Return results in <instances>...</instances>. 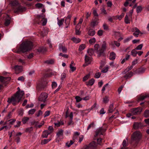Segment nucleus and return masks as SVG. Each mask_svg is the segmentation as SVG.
<instances>
[{
	"instance_id": "obj_1",
	"label": "nucleus",
	"mask_w": 149,
	"mask_h": 149,
	"mask_svg": "<svg viewBox=\"0 0 149 149\" xmlns=\"http://www.w3.org/2000/svg\"><path fill=\"white\" fill-rule=\"evenodd\" d=\"M24 94L23 91H18L10 98H8L7 102L9 104L12 103L13 105L15 106L19 102Z\"/></svg>"
},
{
	"instance_id": "obj_2",
	"label": "nucleus",
	"mask_w": 149,
	"mask_h": 149,
	"mask_svg": "<svg viewBox=\"0 0 149 149\" xmlns=\"http://www.w3.org/2000/svg\"><path fill=\"white\" fill-rule=\"evenodd\" d=\"M33 47V43L30 41H26L23 42L18 49V52H26L30 50Z\"/></svg>"
},
{
	"instance_id": "obj_3",
	"label": "nucleus",
	"mask_w": 149,
	"mask_h": 149,
	"mask_svg": "<svg viewBox=\"0 0 149 149\" xmlns=\"http://www.w3.org/2000/svg\"><path fill=\"white\" fill-rule=\"evenodd\" d=\"M141 133L139 131L134 132L132 136L131 143L134 147H136L141 138Z\"/></svg>"
},
{
	"instance_id": "obj_4",
	"label": "nucleus",
	"mask_w": 149,
	"mask_h": 149,
	"mask_svg": "<svg viewBox=\"0 0 149 149\" xmlns=\"http://www.w3.org/2000/svg\"><path fill=\"white\" fill-rule=\"evenodd\" d=\"M11 4L13 6L14 12L15 13L22 12L25 10V8L19 5L18 1L16 0L12 1Z\"/></svg>"
},
{
	"instance_id": "obj_5",
	"label": "nucleus",
	"mask_w": 149,
	"mask_h": 149,
	"mask_svg": "<svg viewBox=\"0 0 149 149\" xmlns=\"http://www.w3.org/2000/svg\"><path fill=\"white\" fill-rule=\"evenodd\" d=\"M79 134V132H74L72 137V140H70V142H67L66 143V146H67L68 147H70L75 141L77 139L78 137Z\"/></svg>"
},
{
	"instance_id": "obj_6",
	"label": "nucleus",
	"mask_w": 149,
	"mask_h": 149,
	"mask_svg": "<svg viewBox=\"0 0 149 149\" xmlns=\"http://www.w3.org/2000/svg\"><path fill=\"white\" fill-rule=\"evenodd\" d=\"M106 43L105 41H104L102 45L101 49H100V51H98L97 52V56L100 57L101 56L104 55V51L106 48Z\"/></svg>"
},
{
	"instance_id": "obj_7",
	"label": "nucleus",
	"mask_w": 149,
	"mask_h": 149,
	"mask_svg": "<svg viewBox=\"0 0 149 149\" xmlns=\"http://www.w3.org/2000/svg\"><path fill=\"white\" fill-rule=\"evenodd\" d=\"M47 97L48 94L47 93H42L39 97V101L42 102H45Z\"/></svg>"
},
{
	"instance_id": "obj_8",
	"label": "nucleus",
	"mask_w": 149,
	"mask_h": 149,
	"mask_svg": "<svg viewBox=\"0 0 149 149\" xmlns=\"http://www.w3.org/2000/svg\"><path fill=\"white\" fill-rule=\"evenodd\" d=\"M144 127V125L140 122H134L133 125V128L135 130L141 129Z\"/></svg>"
},
{
	"instance_id": "obj_9",
	"label": "nucleus",
	"mask_w": 149,
	"mask_h": 149,
	"mask_svg": "<svg viewBox=\"0 0 149 149\" xmlns=\"http://www.w3.org/2000/svg\"><path fill=\"white\" fill-rule=\"evenodd\" d=\"M106 130V129H103L102 127L99 128L97 129L95 131V136H96L99 134H103V133L105 132Z\"/></svg>"
},
{
	"instance_id": "obj_10",
	"label": "nucleus",
	"mask_w": 149,
	"mask_h": 149,
	"mask_svg": "<svg viewBox=\"0 0 149 149\" xmlns=\"http://www.w3.org/2000/svg\"><path fill=\"white\" fill-rule=\"evenodd\" d=\"M47 83L46 81H44L41 84H38L37 88L38 90H41L43 89L46 86Z\"/></svg>"
},
{
	"instance_id": "obj_11",
	"label": "nucleus",
	"mask_w": 149,
	"mask_h": 149,
	"mask_svg": "<svg viewBox=\"0 0 149 149\" xmlns=\"http://www.w3.org/2000/svg\"><path fill=\"white\" fill-rule=\"evenodd\" d=\"M141 111V108H137L133 109L132 110V112L134 115H136L140 114Z\"/></svg>"
},
{
	"instance_id": "obj_12",
	"label": "nucleus",
	"mask_w": 149,
	"mask_h": 149,
	"mask_svg": "<svg viewBox=\"0 0 149 149\" xmlns=\"http://www.w3.org/2000/svg\"><path fill=\"white\" fill-rule=\"evenodd\" d=\"M10 77H4L2 76H0V81L3 83H6L8 81L10 80Z\"/></svg>"
},
{
	"instance_id": "obj_13",
	"label": "nucleus",
	"mask_w": 149,
	"mask_h": 149,
	"mask_svg": "<svg viewBox=\"0 0 149 149\" xmlns=\"http://www.w3.org/2000/svg\"><path fill=\"white\" fill-rule=\"evenodd\" d=\"M85 60L86 63L90 64L91 61V58L86 55L85 56Z\"/></svg>"
},
{
	"instance_id": "obj_14",
	"label": "nucleus",
	"mask_w": 149,
	"mask_h": 149,
	"mask_svg": "<svg viewBox=\"0 0 149 149\" xmlns=\"http://www.w3.org/2000/svg\"><path fill=\"white\" fill-rule=\"evenodd\" d=\"M45 17V15L42 13L40 15H38L37 17V19L39 22H40L43 21Z\"/></svg>"
},
{
	"instance_id": "obj_15",
	"label": "nucleus",
	"mask_w": 149,
	"mask_h": 149,
	"mask_svg": "<svg viewBox=\"0 0 149 149\" xmlns=\"http://www.w3.org/2000/svg\"><path fill=\"white\" fill-rule=\"evenodd\" d=\"M63 131L62 130H58V132L57 133L56 136L58 138H62L63 136Z\"/></svg>"
},
{
	"instance_id": "obj_16",
	"label": "nucleus",
	"mask_w": 149,
	"mask_h": 149,
	"mask_svg": "<svg viewBox=\"0 0 149 149\" xmlns=\"http://www.w3.org/2000/svg\"><path fill=\"white\" fill-rule=\"evenodd\" d=\"M147 97H149V93L146 94L145 95L140 96L138 98V101H142Z\"/></svg>"
},
{
	"instance_id": "obj_17",
	"label": "nucleus",
	"mask_w": 149,
	"mask_h": 149,
	"mask_svg": "<svg viewBox=\"0 0 149 149\" xmlns=\"http://www.w3.org/2000/svg\"><path fill=\"white\" fill-rule=\"evenodd\" d=\"M89 145L91 149H95L97 146V144L94 141L91 142Z\"/></svg>"
},
{
	"instance_id": "obj_18",
	"label": "nucleus",
	"mask_w": 149,
	"mask_h": 149,
	"mask_svg": "<svg viewBox=\"0 0 149 149\" xmlns=\"http://www.w3.org/2000/svg\"><path fill=\"white\" fill-rule=\"evenodd\" d=\"M72 17V15H68L66 17L65 23L66 24L69 25L70 23V18Z\"/></svg>"
},
{
	"instance_id": "obj_19",
	"label": "nucleus",
	"mask_w": 149,
	"mask_h": 149,
	"mask_svg": "<svg viewBox=\"0 0 149 149\" xmlns=\"http://www.w3.org/2000/svg\"><path fill=\"white\" fill-rule=\"evenodd\" d=\"M50 134L48 132V131L45 130L43 131L42 136L44 138H47L48 136Z\"/></svg>"
},
{
	"instance_id": "obj_20",
	"label": "nucleus",
	"mask_w": 149,
	"mask_h": 149,
	"mask_svg": "<svg viewBox=\"0 0 149 149\" xmlns=\"http://www.w3.org/2000/svg\"><path fill=\"white\" fill-rule=\"evenodd\" d=\"M133 72H129L126 74L124 76V77L126 79L131 77L133 75Z\"/></svg>"
},
{
	"instance_id": "obj_21",
	"label": "nucleus",
	"mask_w": 149,
	"mask_h": 149,
	"mask_svg": "<svg viewBox=\"0 0 149 149\" xmlns=\"http://www.w3.org/2000/svg\"><path fill=\"white\" fill-rule=\"evenodd\" d=\"M116 56V55L115 53L112 52L110 54L109 59L112 60H114L115 59Z\"/></svg>"
},
{
	"instance_id": "obj_22",
	"label": "nucleus",
	"mask_w": 149,
	"mask_h": 149,
	"mask_svg": "<svg viewBox=\"0 0 149 149\" xmlns=\"http://www.w3.org/2000/svg\"><path fill=\"white\" fill-rule=\"evenodd\" d=\"M146 69L144 68H139L137 70V72L139 74L143 73L145 72Z\"/></svg>"
},
{
	"instance_id": "obj_23",
	"label": "nucleus",
	"mask_w": 149,
	"mask_h": 149,
	"mask_svg": "<svg viewBox=\"0 0 149 149\" xmlns=\"http://www.w3.org/2000/svg\"><path fill=\"white\" fill-rule=\"evenodd\" d=\"M14 69L16 71L20 72L22 70V67L21 66L16 65L14 67Z\"/></svg>"
},
{
	"instance_id": "obj_24",
	"label": "nucleus",
	"mask_w": 149,
	"mask_h": 149,
	"mask_svg": "<svg viewBox=\"0 0 149 149\" xmlns=\"http://www.w3.org/2000/svg\"><path fill=\"white\" fill-rule=\"evenodd\" d=\"M71 40L76 43H78L81 41V39L79 38H77L75 37L72 38Z\"/></svg>"
},
{
	"instance_id": "obj_25",
	"label": "nucleus",
	"mask_w": 149,
	"mask_h": 149,
	"mask_svg": "<svg viewBox=\"0 0 149 149\" xmlns=\"http://www.w3.org/2000/svg\"><path fill=\"white\" fill-rule=\"evenodd\" d=\"M115 109H113V104H110L109 109L108 111L109 113H112L114 110Z\"/></svg>"
},
{
	"instance_id": "obj_26",
	"label": "nucleus",
	"mask_w": 149,
	"mask_h": 149,
	"mask_svg": "<svg viewBox=\"0 0 149 149\" xmlns=\"http://www.w3.org/2000/svg\"><path fill=\"white\" fill-rule=\"evenodd\" d=\"M51 139H45L43 140H42L41 142V144L42 145H43L46 144L47 143L49 142L51 140Z\"/></svg>"
},
{
	"instance_id": "obj_27",
	"label": "nucleus",
	"mask_w": 149,
	"mask_h": 149,
	"mask_svg": "<svg viewBox=\"0 0 149 149\" xmlns=\"http://www.w3.org/2000/svg\"><path fill=\"white\" fill-rule=\"evenodd\" d=\"M87 52L88 53L89 55L91 56L93 55L94 53V52L93 49L92 48H91L88 49L87 51Z\"/></svg>"
},
{
	"instance_id": "obj_28",
	"label": "nucleus",
	"mask_w": 149,
	"mask_h": 149,
	"mask_svg": "<svg viewBox=\"0 0 149 149\" xmlns=\"http://www.w3.org/2000/svg\"><path fill=\"white\" fill-rule=\"evenodd\" d=\"M29 118L28 117H24L22 120V122L23 124H25L29 120Z\"/></svg>"
},
{
	"instance_id": "obj_29",
	"label": "nucleus",
	"mask_w": 149,
	"mask_h": 149,
	"mask_svg": "<svg viewBox=\"0 0 149 149\" xmlns=\"http://www.w3.org/2000/svg\"><path fill=\"white\" fill-rule=\"evenodd\" d=\"M95 82V80L93 79H92L91 80H89L88 82L86 84L87 85H89L90 86H92Z\"/></svg>"
},
{
	"instance_id": "obj_30",
	"label": "nucleus",
	"mask_w": 149,
	"mask_h": 149,
	"mask_svg": "<svg viewBox=\"0 0 149 149\" xmlns=\"http://www.w3.org/2000/svg\"><path fill=\"white\" fill-rule=\"evenodd\" d=\"M137 54V52L136 51L135 49H133L131 52V54L134 57H135L136 56Z\"/></svg>"
},
{
	"instance_id": "obj_31",
	"label": "nucleus",
	"mask_w": 149,
	"mask_h": 149,
	"mask_svg": "<svg viewBox=\"0 0 149 149\" xmlns=\"http://www.w3.org/2000/svg\"><path fill=\"white\" fill-rule=\"evenodd\" d=\"M142 9L143 8L141 6H137L136 10L137 13H138L141 12Z\"/></svg>"
},
{
	"instance_id": "obj_32",
	"label": "nucleus",
	"mask_w": 149,
	"mask_h": 149,
	"mask_svg": "<svg viewBox=\"0 0 149 149\" xmlns=\"http://www.w3.org/2000/svg\"><path fill=\"white\" fill-rule=\"evenodd\" d=\"M109 101V97L107 96H106L103 98V102L104 103H108Z\"/></svg>"
},
{
	"instance_id": "obj_33",
	"label": "nucleus",
	"mask_w": 149,
	"mask_h": 149,
	"mask_svg": "<svg viewBox=\"0 0 149 149\" xmlns=\"http://www.w3.org/2000/svg\"><path fill=\"white\" fill-rule=\"evenodd\" d=\"M54 63V60L52 59L48 60L45 62V63H47L48 64H53Z\"/></svg>"
},
{
	"instance_id": "obj_34",
	"label": "nucleus",
	"mask_w": 149,
	"mask_h": 149,
	"mask_svg": "<svg viewBox=\"0 0 149 149\" xmlns=\"http://www.w3.org/2000/svg\"><path fill=\"white\" fill-rule=\"evenodd\" d=\"M60 50H62V51L64 53H66L67 51V49L65 47L62 46L59 48Z\"/></svg>"
},
{
	"instance_id": "obj_35",
	"label": "nucleus",
	"mask_w": 149,
	"mask_h": 149,
	"mask_svg": "<svg viewBox=\"0 0 149 149\" xmlns=\"http://www.w3.org/2000/svg\"><path fill=\"white\" fill-rule=\"evenodd\" d=\"M10 23V19L9 17L8 19H6L5 20L4 24L5 26L8 25Z\"/></svg>"
},
{
	"instance_id": "obj_36",
	"label": "nucleus",
	"mask_w": 149,
	"mask_h": 149,
	"mask_svg": "<svg viewBox=\"0 0 149 149\" xmlns=\"http://www.w3.org/2000/svg\"><path fill=\"white\" fill-rule=\"evenodd\" d=\"M130 57V55H126L125 57L121 61V63L122 64H123Z\"/></svg>"
},
{
	"instance_id": "obj_37",
	"label": "nucleus",
	"mask_w": 149,
	"mask_h": 149,
	"mask_svg": "<svg viewBox=\"0 0 149 149\" xmlns=\"http://www.w3.org/2000/svg\"><path fill=\"white\" fill-rule=\"evenodd\" d=\"M64 21L63 19H61L60 20H58V24L59 26H60L63 24Z\"/></svg>"
},
{
	"instance_id": "obj_38",
	"label": "nucleus",
	"mask_w": 149,
	"mask_h": 149,
	"mask_svg": "<svg viewBox=\"0 0 149 149\" xmlns=\"http://www.w3.org/2000/svg\"><path fill=\"white\" fill-rule=\"evenodd\" d=\"M100 47V46L99 44H96L94 46V49L96 51V53L97 54V52L98 51H100V49L98 50V49Z\"/></svg>"
},
{
	"instance_id": "obj_39",
	"label": "nucleus",
	"mask_w": 149,
	"mask_h": 149,
	"mask_svg": "<svg viewBox=\"0 0 149 149\" xmlns=\"http://www.w3.org/2000/svg\"><path fill=\"white\" fill-rule=\"evenodd\" d=\"M95 33V32L94 30H90L88 31V34L91 36H94Z\"/></svg>"
},
{
	"instance_id": "obj_40",
	"label": "nucleus",
	"mask_w": 149,
	"mask_h": 149,
	"mask_svg": "<svg viewBox=\"0 0 149 149\" xmlns=\"http://www.w3.org/2000/svg\"><path fill=\"white\" fill-rule=\"evenodd\" d=\"M128 15H126L125 18V21L126 24H129L130 23V21L128 18Z\"/></svg>"
},
{
	"instance_id": "obj_41",
	"label": "nucleus",
	"mask_w": 149,
	"mask_h": 149,
	"mask_svg": "<svg viewBox=\"0 0 149 149\" xmlns=\"http://www.w3.org/2000/svg\"><path fill=\"white\" fill-rule=\"evenodd\" d=\"M95 127L94 123L93 122L91 123L87 127V130H89L90 129L91 127L93 128Z\"/></svg>"
},
{
	"instance_id": "obj_42",
	"label": "nucleus",
	"mask_w": 149,
	"mask_h": 149,
	"mask_svg": "<svg viewBox=\"0 0 149 149\" xmlns=\"http://www.w3.org/2000/svg\"><path fill=\"white\" fill-rule=\"evenodd\" d=\"M36 110L35 109H33L29 110L28 111L29 114L32 115L35 112Z\"/></svg>"
},
{
	"instance_id": "obj_43",
	"label": "nucleus",
	"mask_w": 149,
	"mask_h": 149,
	"mask_svg": "<svg viewBox=\"0 0 149 149\" xmlns=\"http://www.w3.org/2000/svg\"><path fill=\"white\" fill-rule=\"evenodd\" d=\"M144 116L147 118L149 117V110H146L144 112Z\"/></svg>"
},
{
	"instance_id": "obj_44",
	"label": "nucleus",
	"mask_w": 149,
	"mask_h": 149,
	"mask_svg": "<svg viewBox=\"0 0 149 149\" xmlns=\"http://www.w3.org/2000/svg\"><path fill=\"white\" fill-rule=\"evenodd\" d=\"M90 75V73H89L88 74L85 76L83 78V81H85L87 80L89 78Z\"/></svg>"
},
{
	"instance_id": "obj_45",
	"label": "nucleus",
	"mask_w": 149,
	"mask_h": 149,
	"mask_svg": "<svg viewBox=\"0 0 149 149\" xmlns=\"http://www.w3.org/2000/svg\"><path fill=\"white\" fill-rule=\"evenodd\" d=\"M95 38H93L92 39H90L89 41V42L91 44H92L94 43L95 42Z\"/></svg>"
},
{
	"instance_id": "obj_46",
	"label": "nucleus",
	"mask_w": 149,
	"mask_h": 149,
	"mask_svg": "<svg viewBox=\"0 0 149 149\" xmlns=\"http://www.w3.org/2000/svg\"><path fill=\"white\" fill-rule=\"evenodd\" d=\"M24 113V110L22 109H20L18 112V115L20 116H22Z\"/></svg>"
},
{
	"instance_id": "obj_47",
	"label": "nucleus",
	"mask_w": 149,
	"mask_h": 149,
	"mask_svg": "<svg viewBox=\"0 0 149 149\" xmlns=\"http://www.w3.org/2000/svg\"><path fill=\"white\" fill-rule=\"evenodd\" d=\"M143 46V44H141L138 46L135 49L136 50H141Z\"/></svg>"
},
{
	"instance_id": "obj_48",
	"label": "nucleus",
	"mask_w": 149,
	"mask_h": 149,
	"mask_svg": "<svg viewBox=\"0 0 149 149\" xmlns=\"http://www.w3.org/2000/svg\"><path fill=\"white\" fill-rule=\"evenodd\" d=\"M85 47V45L84 44H82L80 45L79 47V50L80 51H81L84 49Z\"/></svg>"
},
{
	"instance_id": "obj_49",
	"label": "nucleus",
	"mask_w": 149,
	"mask_h": 149,
	"mask_svg": "<svg viewBox=\"0 0 149 149\" xmlns=\"http://www.w3.org/2000/svg\"><path fill=\"white\" fill-rule=\"evenodd\" d=\"M105 63L104 61H101L100 63V69H101L105 64Z\"/></svg>"
},
{
	"instance_id": "obj_50",
	"label": "nucleus",
	"mask_w": 149,
	"mask_h": 149,
	"mask_svg": "<svg viewBox=\"0 0 149 149\" xmlns=\"http://www.w3.org/2000/svg\"><path fill=\"white\" fill-rule=\"evenodd\" d=\"M108 69L109 68L108 67H105L102 70L101 72L102 73L106 72L108 71Z\"/></svg>"
},
{
	"instance_id": "obj_51",
	"label": "nucleus",
	"mask_w": 149,
	"mask_h": 149,
	"mask_svg": "<svg viewBox=\"0 0 149 149\" xmlns=\"http://www.w3.org/2000/svg\"><path fill=\"white\" fill-rule=\"evenodd\" d=\"M53 128L52 126H49L48 127V130H47L48 131V132L51 134L53 132Z\"/></svg>"
},
{
	"instance_id": "obj_52",
	"label": "nucleus",
	"mask_w": 149,
	"mask_h": 149,
	"mask_svg": "<svg viewBox=\"0 0 149 149\" xmlns=\"http://www.w3.org/2000/svg\"><path fill=\"white\" fill-rule=\"evenodd\" d=\"M132 31L133 32H134L136 33H141V32L140 30L137 27H134L132 29Z\"/></svg>"
},
{
	"instance_id": "obj_53",
	"label": "nucleus",
	"mask_w": 149,
	"mask_h": 149,
	"mask_svg": "<svg viewBox=\"0 0 149 149\" xmlns=\"http://www.w3.org/2000/svg\"><path fill=\"white\" fill-rule=\"evenodd\" d=\"M16 121V120L15 119H12L8 120L9 123H10V125H13V123L15 122Z\"/></svg>"
},
{
	"instance_id": "obj_54",
	"label": "nucleus",
	"mask_w": 149,
	"mask_h": 149,
	"mask_svg": "<svg viewBox=\"0 0 149 149\" xmlns=\"http://www.w3.org/2000/svg\"><path fill=\"white\" fill-rule=\"evenodd\" d=\"M75 99L76 100V102H78L82 100V98L79 96H76L75 97Z\"/></svg>"
},
{
	"instance_id": "obj_55",
	"label": "nucleus",
	"mask_w": 149,
	"mask_h": 149,
	"mask_svg": "<svg viewBox=\"0 0 149 149\" xmlns=\"http://www.w3.org/2000/svg\"><path fill=\"white\" fill-rule=\"evenodd\" d=\"M101 74L100 72H98L96 73L95 74V75L94 76V77L95 78H98L100 77Z\"/></svg>"
},
{
	"instance_id": "obj_56",
	"label": "nucleus",
	"mask_w": 149,
	"mask_h": 149,
	"mask_svg": "<svg viewBox=\"0 0 149 149\" xmlns=\"http://www.w3.org/2000/svg\"><path fill=\"white\" fill-rule=\"evenodd\" d=\"M122 145L123 147H126L128 146V144L126 143V141L124 140L122 143Z\"/></svg>"
},
{
	"instance_id": "obj_57",
	"label": "nucleus",
	"mask_w": 149,
	"mask_h": 149,
	"mask_svg": "<svg viewBox=\"0 0 149 149\" xmlns=\"http://www.w3.org/2000/svg\"><path fill=\"white\" fill-rule=\"evenodd\" d=\"M17 124L14 126L15 127H19L21 124V122L20 121H17Z\"/></svg>"
},
{
	"instance_id": "obj_58",
	"label": "nucleus",
	"mask_w": 149,
	"mask_h": 149,
	"mask_svg": "<svg viewBox=\"0 0 149 149\" xmlns=\"http://www.w3.org/2000/svg\"><path fill=\"white\" fill-rule=\"evenodd\" d=\"M103 33V31L102 30H99L98 31L97 34L99 36H102Z\"/></svg>"
},
{
	"instance_id": "obj_59",
	"label": "nucleus",
	"mask_w": 149,
	"mask_h": 149,
	"mask_svg": "<svg viewBox=\"0 0 149 149\" xmlns=\"http://www.w3.org/2000/svg\"><path fill=\"white\" fill-rule=\"evenodd\" d=\"M50 113V111H47L45 112L44 113V117H45L47 116H49Z\"/></svg>"
},
{
	"instance_id": "obj_60",
	"label": "nucleus",
	"mask_w": 149,
	"mask_h": 149,
	"mask_svg": "<svg viewBox=\"0 0 149 149\" xmlns=\"http://www.w3.org/2000/svg\"><path fill=\"white\" fill-rule=\"evenodd\" d=\"M125 15V13H122L121 15L118 16V19L119 20H120L121 19L124 17Z\"/></svg>"
},
{
	"instance_id": "obj_61",
	"label": "nucleus",
	"mask_w": 149,
	"mask_h": 149,
	"mask_svg": "<svg viewBox=\"0 0 149 149\" xmlns=\"http://www.w3.org/2000/svg\"><path fill=\"white\" fill-rule=\"evenodd\" d=\"M35 5L37 8H40L42 7L43 4L41 3H38L36 4Z\"/></svg>"
},
{
	"instance_id": "obj_62",
	"label": "nucleus",
	"mask_w": 149,
	"mask_h": 149,
	"mask_svg": "<svg viewBox=\"0 0 149 149\" xmlns=\"http://www.w3.org/2000/svg\"><path fill=\"white\" fill-rule=\"evenodd\" d=\"M59 55L60 56H62V57H63L66 58H67L68 57V55L63 54L61 53L59 54Z\"/></svg>"
},
{
	"instance_id": "obj_63",
	"label": "nucleus",
	"mask_w": 149,
	"mask_h": 149,
	"mask_svg": "<svg viewBox=\"0 0 149 149\" xmlns=\"http://www.w3.org/2000/svg\"><path fill=\"white\" fill-rule=\"evenodd\" d=\"M70 68L72 72L74 71L76 69V68L73 66L72 65H70Z\"/></svg>"
},
{
	"instance_id": "obj_64",
	"label": "nucleus",
	"mask_w": 149,
	"mask_h": 149,
	"mask_svg": "<svg viewBox=\"0 0 149 149\" xmlns=\"http://www.w3.org/2000/svg\"><path fill=\"white\" fill-rule=\"evenodd\" d=\"M138 60L137 59H135L134 60L132 63V66H134V65L135 64H136L138 63Z\"/></svg>"
}]
</instances>
